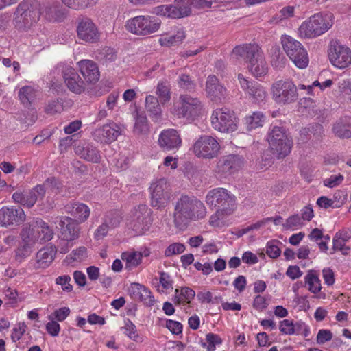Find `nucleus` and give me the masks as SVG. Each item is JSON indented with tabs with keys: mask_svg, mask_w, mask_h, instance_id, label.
Returning <instances> with one entry per match:
<instances>
[{
	"mask_svg": "<svg viewBox=\"0 0 351 351\" xmlns=\"http://www.w3.org/2000/svg\"><path fill=\"white\" fill-rule=\"evenodd\" d=\"M205 202L211 208H217L210 217V224L214 227L226 226V218L230 215L235 208V197L224 188L210 190L206 195Z\"/></svg>",
	"mask_w": 351,
	"mask_h": 351,
	"instance_id": "1",
	"label": "nucleus"
},
{
	"mask_svg": "<svg viewBox=\"0 0 351 351\" xmlns=\"http://www.w3.org/2000/svg\"><path fill=\"white\" fill-rule=\"evenodd\" d=\"M232 53L237 57L245 58L249 71L255 77H261L267 73V64L263 53L256 43L236 46Z\"/></svg>",
	"mask_w": 351,
	"mask_h": 351,
	"instance_id": "2",
	"label": "nucleus"
},
{
	"mask_svg": "<svg viewBox=\"0 0 351 351\" xmlns=\"http://www.w3.org/2000/svg\"><path fill=\"white\" fill-rule=\"evenodd\" d=\"M206 209L202 202L195 197L182 196L175 206L174 221L178 225L186 224L191 220L202 219Z\"/></svg>",
	"mask_w": 351,
	"mask_h": 351,
	"instance_id": "3",
	"label": "nucleus"
},
{
	"mask_svg": "<svg viewBox=\"0 0 351 351\" xmlns=\"http://www.w3.org/2000/svg\"><path fill=\"white\" fill-rule=\"evenodd\" d=\"M334 23V16L331 13L319 12L304 21L298 29L301 38H314L328 31Z\"/></svg>",
	"mask_w": 351,
	"mask_h": 351,
	"instance_id": "4",
	"label": "nucleus"
},
{
	"mask_svg": "<svg viewBox=\"0 0 351 351\" xmlns=\"http://www.w3.org/2000/svg\"><path fill=\"white\" fill-rule=\"evenodd\" d=\"M191 6L208 7L210 3L206 0H175L173 4L161 5L153 9V13L169 19H180L189 16Z\"/></svg>",
	"mask_w": 351,
	"mask_h": 351,
	"instance_id": "5",
	"label": "nucleus"
},
{
	"mask_svg": "<svg viewBox=\"0 0 351 351\" xmlns=\"http://www.w3.org/2000/svg\"><path fill=\"white\" fill-rule=\"evenodd\" d=\"M202 109L203 104L199 98L183 94L174 102L171 112L179 119H194L202 114Z\"/></svg>",
	"mask_w": 351,
	"mask_h": 351,
	"instance_id": "6",
	"label": "nucleus"
},
{
	"mask_svg": "<svg viewBox=\"0 0 351 351\" xmlns=\"http://www.w3.org/2000/svg\"><path fill=\"white\" fill-rule=\"evenodd\" d=\"M267 139L269 147L278 158H283L291 152L293 141L283 128L273 126L267 134Z\"/></svg>",
	"mask_w": 351,
	"mask_h": 351,
	"instance_id": "7",
	"label": "nucleus"
},
{
	"mask_svg": "<svg viewBox=\"0 0 351 351\" xmlns=\"http://www.w3.org/2000/svg\"><path fill=\"white\" fill-rule=\"evenodd\" d=\"M40 15L41 5L39 3L23 1L19 4L14 12L15 25L20 29H29L38 21Z\"/></svg>",
	"mask_w": 351,
	"mask_h": 351,
	"instance_id": "8",
	"label": "nucleus"
},
{
	"mask_svg": "<svg viewBox=\"0 0 351 351\" xmlns=\"http://www.w3.org/2000/svg\"><path fill=\"white\" fill-rule=\"evenodd\" d=\"M280 40L284 51L295 65L300 69L306 68L309 60L304 46L298 40L288 35L282 36Z\"/></svg>",
	"mask_w": 351,
	"mask_h": 351,
	"instance_id": "9",
	"label": "nucleus"
},
{
	"mask_svg": "<svg viewBox=\"0 0 351 351\" xmlns=\"http://www.w3.org/2000/svg\"><path fill=\"white\" fill-rule=\"evenodd\" d=\"M272 98L278 105H289L298 99L296 85L291 80H280L275 82L271 86Z\"/></svg>",
	"mask_w": 351,
	"mask_h": 351,
	"instance_id": "10",
	"label": "nucleus"
},
{
	"mask_svg": "<svg viewBox=\"0 0 351 351\" xmlns=\"http://www.w3.org/2000/svg\"><path fill=\"white\" fill-rule=\"evenodd\" d=\"M152 223V211L147 205L139 204L131 210L129 225L136 234H145L149 230Z\"/></svg>",
	"mask_w": 351,
	"mask_h": 351,
	"instance_id": "11",
	"label": "nucleus"
},
{
	"mask_svg": "<svg viewBox=\"0 0 351 351\" xmlns=\"http://www.w3.org/2000/svg\"><path fill=\"white\" fill-rule=\"evenodd\" d=\"M126 29L136 35L147 36L158 30L160 22L150 16H138L127 21Z\"/></svg>",
	"mask_w": 351,
	"mask_h": 351,
	"instance_id": "12",
	"label": "nucleus"
},
{
	"mask_svg": "<svg viewBox=\"0 0 351 351\" xmlns=\"http://www.w3.org/2000/svg\"><path fill=\"white\" fill-rule=\"evenodd\" d=\"M238 119L234 112L223 108L216 109L211 115L213 128L221 132H232L237 129Z\"/></svg>",
	"mask_w": 351,
	"mask_h": 351,
	"instance_id": "13",
	"label": "nucleus"
},
{
	"mask_svg": "<svg viewBox=\"0 0 351 351\" xmlns=\"http://www.w3.org/2000/svg\"><path fill=\"white\" fill-rule=\"evenodd\" d=\"M220 149L216 138L209 135H203L197 139L193 145V152L198 158L212 159L215 158Z\"/></svg>",
	"mask_w": 351,
	"mask_h": 351,
	"instance_id": "14",
	"label": "nucleus"
},
{
	"mask_svg": "<svg viewBox=\"0 0 351 351\" xmlns=\"http://www.w3.org/2000/svg\"><path fill=\"white\" fill-rule=\"evenodd\" d=\"M328 56L331 64L339 69H345L351 64V50L339 40L330 43Z\"/></svg>",
	"mask_w": 351,
	"mask_h": 351,
	"instance_id": "15",
	"label": "nucleus"
},
{
	"mask_svg": "<svg viewBox=\"0 0 351 351\" xmlns=\"http://www.w3.org/2000/svg\"><path fill=\"white\" fill-rule=\"evenodd\" d=\"M52 222L58 224L60 230V238L62 240L74 241L80 235L81 228L80 223L72 217L67 216H58L53 218Z\"/></svg>",
	"mask_w": 351,
	"mask_h": 351,
	"instance_id": "16",
	"label": "nucleus"
},
{
	"mask_svg": "<svg viewBox=\"0 0 351 351\" xmlns=\"http://www.w3.org/2000/svg\"><path fill=\"white\" fill-rule=\"evenodd\" d=\"M151 205L157 208H165L171 197L169 186L165 178H160L152 182L149 188Z\"/></svg>",
	"mask_w": 351,
	"mask_h": 351,
	"instance_id": "17",
	"label": "nucleus"
},
{
	"mask_svg": "<svg viewBox=\"0 0 351 351\" xmlns=\"http://www.w3.org/2000/svg\"><path fill=\"white\" fill-rule=\"evenodd\" d=\"M76 32L77 38L86 43H97L100 40L101 34L99 29L89 18L79 19Z\"/></svg>",
	"mask_w": 351,
	"mask_h": 351,
	"instance_id": "18",
	"label": "nucleus"
},
{
	"mask_svg": "<svg viewBox=\"0 0 351 351\" xmlns=\"http://www.w3.org/2000/svg\"><path fill=\"white\" fill-rule=\"evenodd\" d=\"M45 195V190L43 186L36 185L29 191H16L12 194V199L14 202L25 207L32 208L38 199H42Z\"/></svg>",
	"mask_w": 351,
	"mask_h": 351,
	"instance_id": "19",
	"label": "nucleus"
},
{
	"mask_svg": "<svg viewBox=\"0 0 351 351\" xmlns=\"http://www.w3.org/2000/svg\"><path fill=\"white\" fill-rule=\"evenodd\" d=\"M25 214L21 208L3 206L0 209L1 226H19L25 220Z\"/></svg>",
	"mask_w": 351,
	"mask_h": 351,
	"instance_id": "20",
	"label": "nucleus"
},
{
	"mask_svg": "<svg viewBox=\"0 0 351 351\" xmlns=\"http://www.w3.org/2000/svg\"><path fill=\"white\" fill-rule=\"evenodd\" d=\"M158 143L163 151L176 152L182 145V138L178 131L175 129H167L160 132Z\"/></svg>",
	"mask_w": 351,
	"mask_h": 351,
	"instance_id": "21",
	"label": "nucleus"
},
{
	"mask_svg": "<svg viewBox=\"0 0 351 351\" xmlns=\"http://www.w3.org/2000/svg\"><path fill=\"white\" fill-rule=\"evenodd\" d=\"M244 165V158L240 155L230 154L223 157L217 163V169L225 176L234 174Z\"/></svg>",
	"mask_w": 351,
	"mask_h": 351,
	"instance_id": "22",
	"label": "nucleus"
},
{
	"mask_svg": "<svg viewBox=\"0 0 351 351\" xmlns=\"http://www.w3.org/2000/svg\"><path fill=\"white\" fill-rule=\"evenodd\" d=\"M121 128L114 123L105 124L93 132L94 140L101 143H110L121 134Z\"/></svg>",
	"mask_w": 351,
	"mask_h": 351,
	"instance_id": "23",
	"label": "nucleus"
},
{
	"mask_svg": "<svg viewBox=\"0 0 351 351\" xmlns=\"http://www.w3.org/2000/svg\"><path fill=\"white\" fill-rule=\"evenodd\" d=\"M62 76L68 88L77 94L85 90V84L75 70L69 66H64Z\"/></svg>",
	"mask_w": 351,
	"mask_h": 351,
	"instance_id": "24",
	"label": "nucleus"
},
{
	"mask_svg": "<svg viewBox=\"0 0 351 351\" xmlns=\"http://www.w3.org/2000/svg\"><path fill=\"white\" fill-rule=\"evenodd\" d=\"M206 93L207 96L213 101H221L226 95V88L220 84L215 75H210L206 82Z\"/></svg>",
	"mask_w": 351,
	"mask_h": 351,
	"instance_id": "25",
	"label": "nucleus"
},
{
	"mask_svg": "<svg viewBox=\"0 0 351 351\" xmlns=\"http://www.w3.org/2000/svg\"><path fill=\"white\" fill-rule=\"evenodd\" d=\"M128 292L134 300L141 301L148 306L154 304V296L150 290L144 285L137 282L131 283L128 289Z\"/></svg>",
	"mask_w": 351,
	"mask_h": 351,
	"instance_id": "26",
	"label": "nucleus"
},
{
	"mask_svg": "<svg viewBox=\"0 0 351 351\" xmlns=\"http://www.w3.org/2000/svg\"><path fill=\"white\" fill-rule=\"evenodd\" d=\"M57 248L54 245L46 246L41 248L36 255L34 269H45L48 267L55 259Z\"/></svg>",
	"mask_w": 351,
	"mask_h": 351,
	"instance_id": "27",
	"label": "nucleus"
},
{
	"mask_svg": "<svg viewBox=\"0 0 351 351\" xmlns=\"http://www.w3.org/2000/svg\"><path fill=\"white\" fill-rule=\"evenodd\" d=\"M81 74L88 83H95L99 79V71L97 64L90 60L78 62Z\"/></svg>",
	"mask_w": 351,
	"mask_h": 351,
	"instance_id": "28",
	"label": "nucleus"
},
{
	"mask_svg": "<svg viewBox=\"0 0 351 351\" xmlns=\"http://www.w3.org/2000/svg\"><path fill=\"white\" fill-rule=\"evenodd\" d=\"M66 210L79 223L86 221L90 213L88 206L85 204L80 202L68 204L66 206Z\"/></svg>",
	"mask_w": 351,
	"mask_h": 351,
	"instance_id": "29",
	"label": "nucleus"
},
{
	"mask_svg": "<svg viewBox=\"0 0 351 351\" xmlns=\"http://www.w3.org/2000/svg\"><path fill=\"white\" fill-rule=\"evenodd\" d=\"M75 154L86 161L99 162L101 156L97 149L90 144H83L75 148Z\"/></svg>",
	"mask_w": 351,
	"mask_h": 351,
	"instance_id": "30",
	"label": "nucleus"
},
{
	"mask_svg": "<svg viewBox=\"0 0 351 351\" xmlns=\"http://www.w3.org/2000/svg\"><path fill=\"white\" fill-rule=\"evenodd\" d=\"M145 109L151 119L155 123H159L162 119V109L157 97L147 95L145 98Z\"/></svg>",
	"mask_w": 351,
	"mask_h": 351,
	"instance_id": "31",
	"label": "nucleus"
},
{
	"mask_svg": "<svg viewBox=\"0 0 351 351\" xmlns=\"http://www.w3.org/2000/svg\"><path fill=\"white\" fill-rule=\"evenodd\" d=\"M34 221L25 225L21 232V237L25 245L30 246L39 241V233L34 226Z\"/></svg>",
	"mask_w": 351,
	"mask_h": 351,
	"instance_id": "32",
	"label": "nucleus"
},
{
	"mask_svg": "<svg viewBox=\"0 0 351 351\" xmlns=\"http://www.w3.org/2000/svg\"><path fill=\"white\" fill-rule=\"evenodd\" d=\"M333 132L339 138H351V117H344L338 120L333 126Z\"/></svg>",
	"mask_w": 351,
	"mask_h": 351,
	"instance_id": "33",
	"label": "nucleus"
},
{
	"mask_svg": "<svg viewBox=\"0 0 351 351\" xmlns=\"http://www.w3.org/2000/svg\"><path fill=\"white\" fill-rule=\"evenodd\" d=\"M21 103L25 107L32 106L36 97V89L31 86H25L19 89L18 93Z\"/></svg>",
	"mask_w": 351,
	"mask_h": 351,
	"instance_id": "34",
	"label": "nucleus"
},
{
	"mask_svg": "<svg viewBox=\"0 0 351 351\" xmlns=\"http://www.w3.org/2000/svg\"><path fill=\"white\" fill-rule=\"evenodd\" d=\"M34 226L37 228V232L39 233V241L40 243L49 241L53 239L54 235L53 230L43 219H36L34 221Z\"/></svg>",
	"mask_w": 351,
	"mask_h": 351,
	"instance_id": "35",
	"label": "nucleus"
},
{
	"mask_svg": "<svg viewBox=\"0 0 351 351\" xmlns=\"http://www.w3.org/2000/svg\"><path fill=\"white\" fill-rule=\"evenodd\" d=\"M348 237L343 232H337L332 240V252L333 254L336 251H340L343 255H347L350 252L351 248L346 245V242L348 241Z\"/></svg>",
	"mask_w": 351,
	"mask_h": 351,
	"instance_id": "36",
	"label": "nucleus"
},
{
	"mask_svg": "<svg viewBox=\"0 0 351 351\" xmlns=\"http://www.w3.org/2000/svg\"><path fill=\"white\" fill-rule=\"evenodd\" d=\"M156 94L162 105L168 103L171 97V85L169 82L167 81L158 82L156 86Z\"/></svg>",
	"mask_w": 351,
	"mask_h": 351,
	"instance_id": "37",
	"label": "nucleus"
},
{
	"mask_svg": "<svg viewBox=\"0 0 351 351\" xmlns=\"http://www.w3.org/2000/svg\"><path fill=\"white\" fill-rule=\"evenodd\" d=\"M305 285L313 293L316 294L322 289L321 281L318 275L314 271H310L304 277Z\"/></svg>",
	"mask_w": 351,
	"mask_h": 351,
	"instance_id": "38",
	"label": "nucleus"
},
{
	"mask_svg": "<svg viewBox=\"0 0 351 351\" xmlns=\"http://www.w3.org/2000/svg\"><path fill=\"white\" fill-rule=\"evenodd\" d=\"M143 255L138 252H125L122 253L121 258L125 262V268L131 269L139 265L142 261Z\"/></svg>",
	"mask_w": 351,
	"mask_h": 351,
	"instance_id": "39",
	"label": "nucleus"
},
{
	"mask_svg": "<svg viewBox=\"0 0 351 351\" xmlns=\"http://www.w3.org/2000/svg\"><path fill=\"white\" fill-rule=\"evenodd\" d=\"M184 38V32L182 29H180L174 35L165 36L160 38L159 42L162 46L171 47L179 45Z\"/></svg>",
	"mask_w": 351,
	"mask_h": 351,
	"instance_id": "40",
	"label": "nucleus"
},
{
	"mask_svg": "<svg viewBox=\"0 0 351 351\" xmlns=\"http://www.w3.org/2000/svg\"><path fill=\"white\" fill-rule=\"evenodd\" d=\"M247 129L251 130L262 127L265 120V116L261 112H254L252 115L245 117Z\"/></svg>",
	"mask_w": 351,
	"mask_h": 351,
	"instance_id": "41",
	"label": "nucleus"
},
{
	"mask_svg": "<svg viewBox=\"0 0 351 351\" xmlns=\"http://www.w3.org/2000/svg\"><path fill=\"white\" fill-rule=\"evenodd\" d=\"M271 65L274 68L280 69L285 66L286 58L278 47H273L271 49Z\"/></svg>",
	"mask_w": 351,
	"mask_h": 351,
	"instance_id": "42",
	"label": "nucleus"
},
{
	"mask_svg": "<svg viewBox=\"0 0 351 351\" xmlns=\"http://www.w3.org/2000/svg\"><path fill=\"white\" fill-rule=\"evenodd\" d=\"M134 132L138 134H145L149 132L148 121L146 116L143 114H136Z\"/></svg>",
	"mask_w": 351,
	"mask_h": 351,
	"instance_id": "43",
	"label": "nucleus"
},
{
	"mask_svg": "<svg viewBox=\"0 0 351 351\" xmlns=\"http://www.w3.org/2000/svg\"><path fill=\"white\" fill-rule=\"evenodd\" d=\"M49 21H57L61 19L62 13L58 9L56 6L43 5L41 6V15Z\"/></svg>",
	"mask_w": 351,
	"mask_h": 351,
	"instance_id": "44",
	"label": "nucleus"
},
{
	"mask_svg": "<svg viewBox=\"0 0 351 351\" xmlns=\"http://www.w3.org/2000/svg\"><path fill=\"white\" fill-rule=\"evenodd\" d=\"M160 285L158 286V291L161 293H167V291L172 290L173 281L171 276L164 271L160 272L159 278Z\"/></svg>",
	"mask_w": 351,
	"mask_h": 351,
	"instance_id": "45",
	"label": "nucleus"
},
{
	"mask_svg": "<svg viewBox=\"0 0 351 351\" xmlns=\"http://www.w3.org/2000/svg\"><path fill=\"white\" fill-rule=\"evenodd\" d=\"M222 343L221 337L214 333H208L206 336V342L202 343L204 348H206L208 351H215L216 346Z\"/></svg>",
	"mask_w": 351,
	"mask_h": 351,
	"instance_id": "46",
	"label": "nucleus"
},
{
	"mask_svg": "<svg viewBox=\"0 0 351 351\" xmlns=\"http://www.w3.org/2000/svg\"><path fill=\"white\" fill-rule=\"evenodd\" d=\"M339 90L340 97L344 101L351 103V79L339 82Z\"/></svg>",
	"mask_w": 351,
	"mask_h": 351,
	"instance_id": "47",
	"label": "nucleus"
},
{
	"mask_svg": "<svg viewBox=\"0 0 351 351\" xmlns=\"http://www.w3.org/2000/svg\"><path fill=\"white\" fill-rule=\"evenodd\" d=\"M304 225L299 215H293L288 217L285 223H282L283 227L287 230H295L302 228Z\"/></svg>",
	"mask_w": 351,
	"mask_h": 351,
	"instance_id": "48",
	"label": "nucleus"
},
{
	"mask_svg": "<svg viewBox=\"0 0 351 351\" xmlns=\"http://www.w3.org/2000/svg\"><path fill=\"white\" fill-rule=\"evenodd\" d=\"M125 329L124 333L130 339L136 342L141 341V338L136 332V328L135 325L132 322L131 320L127 319L125 320V326L123 328Z\"/></svg>",
	"mask_w": 351,
	"mask_h": 351,
	"instance_id": "49",
	"label": "nucleus"
},
{
	"mask_svg": "<svg viewBox=\"0 0 351 351\" xmlns=\"http://www.w3.org/2000/svg\"><path fill=\"white\" fill-rule=\"evenodd\" d=\"M116 57L114 50L110 47L101 49L97 56V59L104 63L112 62L116 59Z\"/></svg>",
	"mask_w": 351,
	"mask_h": 351,
	"instance_id": "50",
	"label": "nucleus"
},
{
	"mask_svg": "<svg viewBox=\"0 0 351 351\" xmlns=\"http://www.w3.org/2000/svg\"><path fill=\"white\" fill-rule=\"evenodd\" d=\"M247 94L258 101L264 100L267 96L265 88L257 82H255L253 86H252Z\"/></svg>",
	"mask_w": 351,
	"mask_h": 351,
	"instance_id": "51",
	"label": "nucleus"
},
{
	"mask_svg": "<svg viewBox=\"0 0 351 351\" xmlns=\"http://www.w3.org/2000/svg\"><path fill=\"white\" fill-rule=\"evenodd\" d=\"M62 104L58 99L49 101L45 108V112L50 115L55 114L56 113H60L62 111Z\"/></svg>",
	"mask_w": 351,
	"mask_h": 351,
	"instance_id": "52",
	"label": "nucleus"
},
{
	"mask_svg": "<svg viewBox=\"0 0 351 351\" xmlns=\"http://www.w3.org/2000/svg\"><path fill=\"white\" fill-rule=\"evenodd\" d=\"M185 250V245L181 243H173L170 244L165 250V256L170 257L183 253Z\"/></svg>",
	"mask_w": 351,
	"mask_h": 351,
	"instance_id": "53",
	"label": "nucleus"
},
{
	"mask_svg": "<svg viewBox=\"0 0 351 351\" xmlns=\"http://www.w3.org/2000/svg\"><path fill=\"white\" fill-rule=\"evenodd\" d=\"M62 2L69 8L74 10L82 9L88 7L90 5H93L95 1L93 0L91 2L86 1L84 0H62Z\"/></svg>",
	"mask_w": 351,
	"mask_h": 351,
	"instance_id": "54",
	"label": "nucleus"
},
{
	"mask_svg": "<svg viewBox=\"0 0 351 351\" xmlns=\"http://www.w3.org/2000/svg\"><path fill=\"white\" fill-rule=\"evenodd\" d=\"M178 84L181 88L186 90H192L195 88L194 82L189 75L186 74H182L179 77Z\"/></svg>",
	"mask_w": 351,
	"mask_h": 351,
	"instance_id": "55",
	"label": "nucleus"
},
{
	"mask_svg": "<svg viewBox=\"0 0 351 351\" xmlns=\"http://www.w3.org/2000/svg\"><path fill=\"white\" fill-rule=\"evenodd\" d=\"M86 248L85 247H80L67 256V258L71 259L72 261L81 262L86 257Z\"/></svg>",
	"mask_w": 351,
	"mask_h": 351,
	"instance_id": "56",
	"label": "nucleus"
},
{
	"mask_svg": "<svg viewBox=\"0 0 351 351\" xmlns=\"http://www.w3.org/2000/svg\"><path fill=\"white\" fill-rule=\"evenodd\" d=\"M277 241H272L267 243L266 253L271 258H276L280 254L281 250L277 245Z\"/></svg>",
	"mask_w": 351,
	"mask_h": 351,
	"instance_id": "57",
	"label": "nucleus"
},
{
	"mask_svg": "<svg viewBox=\"0 0 351 351\" xmlns=\"http://www.w3.org/2000/svg\"><path fill=\"white\" fill-rule=\"evenodd\" d=\"M26 328L27 326L25 323H19L12 330L11 334V339L12 341L16 342L19 341L25 332Z\"/></svg>",
	"mask_w": 351,
	"mask_h": 351,
	"instance_id": "58",
	"label": "nucleus"
},
{
	"mask_svg": "<svg viewBox=\"0 0 351 351\" xmlns=\"http://www.w3.org/2000/svg\"><path fill=\"white\" fill-rule=\"evenodd\" d=\"M71 278L69 275H63L58 276L56 279L57 285H61L62 289L64 291L71 292L73 289V286L70 284Z\"/></svg>",
	"mask_w": 351,
	"mask_h": 351,
	"instance_id": "59",
	"label": "nucleus"
},
{
	"mask_svg": "<svg viewBox=\"0 0 351 351\" xmlns=\"http://www.w3.org/2000/svg\"><path fill=\"white\" fill-rule=\"evenodd\" d=\"M343 180V176L341 174L332 175L324 180V186L333 188L340 184Z\"/></svg>",
	"mask_w": 351,
	"mask_h": 351,
	"instance_id": "60",
	"label": "nucleus"
},
{
	"mask_svg": "<svg viewBox=\"0 0 351 351\" xmlns=\"http://www.w3.org/2000/svg\"><path fill=\"white\" fill-rule=\"evenodd\" d=\"M294 324L292 321L289 319H284L280 322L279 329L280 332L286 335H293L295 331L294 329Z\"/></svg>",
	"mask_w": 351,
	"mask_h": 351,
	"instance_id": "61",
	"label": "nucleus"
},
{
	"mask_svg": "<svg viewBox=\"0 0 351 351\" xmlns=\"http://www.w3.org/2000/svg\"><path fill=\"white\" fill-rule=\"evenodd\" d=\"M332 337V334L330 330L326 329L319 330L317 335V343L318 344H324L331 340Z\"/></svg>",
	"mask_w": 351,
	"mask_h": 351,
	"instance_id": "62",
	"label": "nucleus"
},
{
	"mask_svg": "<svg viewBox=\"0 0 351 351\" xmlns=\"http://www.w3.org/2000/svg\"><path fill=\"white\" fill-rule=\"evenodd\" d=\"M166 327L174 335H179L182 332V324L176 321L171 319L167 320Z\"/></svg>",
	"mask_w": 351,
	"mask_h": 351,
	"instance_id": "63",
	"label": "nucleus"
},
{
	"mask_svg": "<svg viewBox=\"0 0 351 351\" xmlns=\"http://www.w3.org/2000/svg\"><path fill=\"white\" fill-rule=\"evenodd\" d=\"M41 186H44L45 190L51 189L53 191L58 190L60 183L54 177L48 178Z\"/></svg>",
	"mask_w": 351,
	"mask_h": 351,
	"instance_id": "64",
	"label": "nucleus"
}]
</instances>
